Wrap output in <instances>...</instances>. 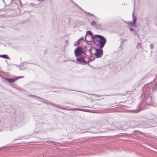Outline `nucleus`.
<instances>
[{
  "mask_svg": "<svg viewBox=\"0 0 157 157\" xmlns=\"http://www.w3.org/2000/svg\"><path fill=\"white\" fill-rule=\"evenodd\" d=\"M96 38L94 40V43L98 47L102 48L106 42V39L103 36L99 35H95Z\"/></svg>",
  "mask_w": 157,
  "mask_h": 157,
  "instance_id": "obj_1",
  "label": "nucleus"
},
{
  "mask_svg": "<svg viewBox=\"0 0 157 157\" xmlns=\"http://www.w3.org/2000/svg\"><path fill=\"white\" fill-rule=\"evenodd\" d=\"M76 60L80 64H87L90 62V56H88L85 52L84 54V56L77 58Z\"/></svg>",
  "mask_w": 157,
  "mask_h": 157,
  "instance_id": "obj_2",
  "label": "nucleus"
},
{
  "mask_svg": "<svg viewBox=\"0 0 157 157\" xmlns=\"http://www.w3.org/2000/svg\"><path fill=\"white\" fill-rule=\"evenodd\" d=\"M85 52L86 51H85L84 48L81 46H78L75 50V56L76 57L80 56L82 53L84 54Z\"/></svg>",
  "mask_w": 157,
  "mask_h": 157,
  "instance_id": "obj_3",
  "label": "nucleus"
},
{
  "mask_svg": "<svg viewBox=\"0 0 157 157\" xmlns=\"http://www.w3.org/2000/svg\"><path fill=\"white\" fill-rule=\"evenodd\" d=\"M153 102V100L152 99L151 97V96H148L147 97L145 100L143 101L141 104H143V106H145L144 107L143 109L147 108V105H150L151 104V103Z\"/></svg>",
  "mask_w": 157,
  "mask_h": 157,
  "instance_id": "obj_4",
  "label": "nucleus"
},
{
  "mask_svg": "<svg viewBox=\"0 0 157 157\" xmlns=\"http://www.w3.org/2000/svg\"><path fill=\"white\" fill-rule=\"evenodd\" d=\"M143 104H139L138 106L137 109L136 110H128V111L130 113H137L141 111V110L145 107V106H143Z\"/></svg>",
  "mask_w": 157,
  "mask_h": 157,
  "instance_id": "obj_5",
  "label": "nucleus"
},
{
  "mask_svg": "<svg viewBox=\"0 0 157 157\" xmlns=\"http://www.w3.org/2000/svg\"><path fill=\"white\" fill-rule=\"evenodd\" d=\"M93 49L96 51V52L94 55L97 58H99L101 57L103 54V51L102 49H97L95 48H93Z\"/></svg>",
  "mask_w": 157,
  "mask_h": 157,
  "instance_id": "obj_6",
  "label": "nucleus"
},
{
  "mask_svg": "<svg viewBox=\"0 0 157 157\" xmlns=\"http://www.w3.org/2000/svg\"><path fill=\"white\" fill-rule=\"evenodd\" d=\"M151 90L149 87L146 86H144L143 89L144 96H147V95H149L151 93Z\"/></svg>",
  "mask_w": 157,
  "mask_h": 157,
  "instance_id": "obj_7",
  "label": "nucleus"
},
{
  "mask_svg": "<svg viewBox=\"0 0 157 157\" xmlns=\"http://www.w3.org/2000/svg\"><path fill=\"white\" fill-rule=\"evenodd\" d=\"M87 35H90L91 37L92 40L94 41V40H95V38H96V36H95V35H93V33L90 31H87L86 32V35L85 36V40H86V37Z\"/></svg>",
  "mask_w": 157,
  "mask_h": 157,
  "instance_id": "obj_8",
  "label": "nucleus"
},
{
  "mask_svg": "<svg viewBox=\"0 0 157 157\" xmlns=\"http://www.w3.org/2000/svg\"><path fill=\"white\" fill-rule=\"evenodd\" d=\"M134 10L133 11L132 14L133 17V22H129L130 24L132 26H136V17L134 16Z\"/></svg>",
  "mask_w": 157,
  "mask_h": 157,
  "instance_id": "obj_9",
  "label": "nucleus"
},
{
  "mask_svg": "<svg viewBox=\"0 0 157 157\" xmlns=\"http://www.w3.org/2000/svg\"><path fill=\"white\" fill-rule=\"evenodd\" d=\"M6 80H7L9 83H13V82L16 80V78H5Z\"/></svg>",
  "mask_w": 157,
  "mask_h": 157,
  "instance_id": "obj_10",
  "label": "nucleus"
},
{
  "mask_svg": "<svg viewBox=\"0 0 157 157\" xmlns=\"http://www.w3.org/2000/svg\"><path fill=\"white\" fill-rule=\"evenodd\" d=\"M84 40V38H83V37H81V38H79L77 40V42L75 43V45L76 46H77V45H79L80 44V40Z\"/></svg>",
  "mask_w": 157,
  "mask_h": 157,
  "instance_id": "obj_11",
  "label": "nucleus"
},
{
  "mask_svg": "<svg viewBox=\"0 0 157 157\" xmlns=\"http://www.w3.org/2000/svg\"><path fill=\"white\" fill-rule=\"evenodd\" d=\"M40 101L46 104L47 105H50L52 106H55L54 105L52 104L51 103L49 102L48 101Z\"/></svg>",
  "mask_w": 157,
  "mask_h": 157,
  "instance_id": "obj_12",
  "label": "nucleus"
},
{
  "mask_svg": "<svg viewBox=\"0 0 157 157\" xmlns=\"http://www.w3.org/2000/svg\"><path fill=\"white\" fill-rule=\"evenodd\" d=\"M0 57L4 59H10L9 57L7 55H0Z\"/></svg>",
  "mask_w": 157,
  "mask_h": 157,
  "instance_id": "obj_13",
  "label": "nucleus"
},
{
  "mask_svg": "<svg viewBox=\"0 0 157 157\" xmlns=\"http://www.w3.org/2000/svg\"><path fill=\"white\" fill-rule=\"evenodd\" d=\"M157 84H155L154 85H152V86L151 87V90H155V89L156 88V87H157Z\"/></svg>",
  "mask_w": 157,
  "mask_h": 157,
  "instance_id": "obj_14",
  "label": "nucleus"
},
{
  "mask_svg": "<svg viewBox=\"0 0 157 157\" xmlns=\"http://www.w3.org/2000/svg\"><path fill=\"white\" fill-rule=\"evenodd\" d=\"M95 59V57L93 56H90V62L92 61Z\"/></svg>",
  "mask_w": 157,
  "mask_h": 157,
  "instance_id": "obj_15",
  "label": "nucleus"
},
{
  "mask_svg": "<svg viewBox=\"0 0 157 157\" xmlns=\"http://www.w3.org/2000/svg\"><path fill=\"white\" fill-rule=\"evenodd\" d=\"M80 108H73L72 109H68V110H76L78 111H80Z\"/></svg>",
  "mask_w": 157,
  "mask_h": 157,
  "instance_id": "obj_16",
  "label": "nucleus"
},
{
  "mask_svg": "<svg viewBox=\"0 0 157 157\" xmlns=\"http://www.w3.org/2000/svg\"><path fill=\"white\" fill-rule=\"evenodd\" d=\"M142 124V125H144V128H147L148 127V125L147 124L145 123L144 122Z\"/></svg>",
  "mask_w": 157,
  "mask_h": 157,
  "instance_id": "obj_17",
  "label": "nucleus"
},
{
  "mask_svg": "<svg viewBox=\"0 0 157 157\" xmlns=\"http://www.w3.org/2000/svg\"><path fill=\"white\" fill-rule=\"evenodd\" d=\"M80 111H83V112H90V111H89V110L88 109H80Z\"/></svg>",
  "mask_w": 157,
  "mask_h": 157,
  "instance_id": "obj_18",
  "label": "nucleus"
},
{
  "mask_svg": "<svg viewBox=\"0 0 157 157\" xmlns=\"http://www.w3.org/2000/svg\"><path fill=\"white\" fill-rule=\"evenodd\" d=\"M55 106H54V107H57V108L58 109H65V110H66V109L65 108H64V107H59V106H58L57 105H54Z\"/></svg>",
  "mask_w": 157,
  "mask_h": 157,
  "instance_id": "obj_19",
  "label": "nucleus"
},
{
  "mask_svg": "<svg viewBox=\"0 0 157 157\" xmlns=\"http://www.w3.org/2000/svg\"><path fill=\"white\" fill-rule=\"evenodd\" d=\"M36 97H34L33 98H34V99H35L36 100H38L39 99H42L43 100H45V99H43V98H42L40 97H39L37 96H36Z\"/></svg>",
  "mask_w": 157,
  "mask_h": 157,
  "instance_id": "obj_20",
  "label": "nucleus"
},
{
  "mask_svg": "<svg viewBox=\"0 0 157 157\" xmlns=\"http://www.w3.org/2000/svg\"><path fill=\"white\" fill-rule=\"evenodd\" d=\"M130 30L131 31H133V34H134L135 35H136V34H137L136 33V32L135 31V30H134V29L130 28Z\"/></svg>",
  "mask_w": 157,
  "mask_h": 157,
  "instance_id": "obj_21",
  "label": "nucleus"
},
{
  "mask_svg": "<svg viewBox=\"0 0 157 157\" xmlns=\"http://www.w3.org/2000/svg\"><path fill=\"white\" fill-rule=\"evenodd\" d=\"M91 25L93 26L96 25V22L94 21H92L91 24Z\"/></svg>",
  "mask_w": 157,
  "mask_h": 157,
  "instance_id": "obj_22",
  "label": "nucleus"
},
{
  "mask_svg": "<svg viewBox=\"0 0 157 157\" xmlns=\"http://www.w3.org/2000/svg\"><path fill=\"white\" fill-rule=\"evenodd\" d=\"M75 5V6H77L79 9H80L81 10H82L81 8L79 6H78L77 4L76 3H75L74 2V3H73Z\"/></svg>",
  "mask_w": 157,
  "mask_h": 157,
  "instance_id": "obj_23",
  "label": "nucleus"
},
{
  "mask_svg": "<svg viewBox=\"0 0 157 157\" xmlns=\"http://www.w3.org/2000/svg\"><path fill=\"white\" fill-rule=\"evenodd\" d=\"M24 77L23 76H19V77H17V78H16V80H17V79H18L20 78H23Z\"/></svg>",
  "mask_w": 157,
  "mask_h": 157,
  "instance_id": "obj_24",
  "label": "nucleus"
},
{
  "mask_svg": "<svg viewBox=\"0 0 157 157\" xmlns=\"http://www.w3.org/2000/svg\"><path fill=\"white\" fill-rule=\"evenodd\" d=\"M141 47L139 43L136 46V48H140Z\"/></svg>",
  "mask_w": 157,
  "mask_h": 157,
  "instance_id": "obj_25",
  "label": "nucleus"
},
{
  "mask_svg": "<svg viewBox=\"0 0 157 157\" xmlns=\"http://www.w3.org/2000/svg\"><path fill=\"white\" fill-rule=\"evenodd\" d=\"M150 48L151 49L153 48H154V45L153 44H151L150 45Z\"/></svg>",
  "mask_w": 157,
  "mask_h": 157,
  "instance_id": "obj_26",
  "label": "nucleus"
},
{
  "mask_svg": "<svg viewBox=\"0 0 157 157\" xmlns=\"http://www.w3.org/2000/svg\"><path fill=\"white\" fill-rule=\"evenodd\" d=\"M92 49V48H91L89 50V51L90 52L91 55H93V54L91 53V50Z\"/></svg>",
  "mask_w": 157,
  "mask_h": 157,
  "instance_id": "obj_27",
  "label": "nucleus"
},
{
  "mask_svg": "<svg viewBox=\"0 0 157 157\" xmlns=\"http://www.w3.org/2000/svg\"><path fill=\"white\" fill-rule=\"evenodd\" d=\"M30 96L31 97V98H33L34 97H36V96H34V95H31Z\"/></svg>",
  "mask_w": 157,
  "mask_h": 157,
  "instance_id": "obj_28",
  "label": "nucleus"
},
{
  "mask_svg": "<svg viewBox=\"0 0 157 157\" xmlns=\"http://www.w3.org/2000/svg\"><path fill=\"white\" fill-rule=\"evenodd\" d=\"M86 13H87V12H86ZM88 13V14H90L91 16H92L94 17H95V16H94V15L93 14H91V13Z\"/></svg>",
  "mask_w": 157,
  "mask_h": 157,
  "instance_id": "obj_29",
  "label": "nucleus"
},
{
  "mask_svg": "<svg viewBox=\"0 0 157 157\" xmlns=\"http://www.w3.org/2000/svg\"><path fill=\"white\" fill-rule=\"evenodd\" d=\"M19 2L20 4V5L21 6H22V3H21V0H19Z\"/></svg>",
  "mask_w": 157,
  "mask_h": 157,
  "instance_id": "obj_30",
  "label": "nucleus"
},
{
  "mask_svg": "<svg viewBox=\"0 0 157 157\" xmlns=\"http://www.w3.org/2000/svg\"><path fill=\"white\" fill-rule=\"evenodd\" d=\"M44 0H37L39 2H43Z\"/></svg>",
  "mask_w": 157,
  "mask_h": 157,
  "instance_id": "obj_31",
  "label": "nucleus"
},
{
  "mask_svg": "<svg viewBox=\"0 0 157 157\" xmlns=\"http://www.w3.org/2000/svg\"><path fill=\"white\" fill-rule=\"evenodd\" d=\"M83 107H85V108H88V107H89L88 106H83Z\"/></svg>",
  "mask_w": 157,
  "mask_h": 157,
  "instance_id": "obj_32",
  "label": "nucleus"
},
{
  "mask_svg": "<svg viewBox=\"0 0 157 157\" xmlns=\"http://www.w3.org/2000/svg\"><path fill=\"white\" fill-rule=\"evenodd\" d=\"M69 0L71 2L74 3V2L72 0Z\"/></svg>",
  "mask_w": 157,
  "mask_h": 157,
  "instance_id": "obj_33",
  "label": "nucleus"
},
{
  "mask_svg": "<svg viewBox=\"0 0 157 157\" xmlns=\"http://www.w3.org/2000/svg\"><path fill=\"white\" fill-rule=\"evenodd\" d=\"M21 139V138H18V139H17V140H20V139Z\"/></svg>",
  "mask_w": 157,
  "mask_h": 157,
  "instance_id": "obj_34",
  "label": "nucleus"
},
{
  "mask_svg": "<svg viewBox=\"0 0 157 157\" xmlns=\"http://www.w3.org/2000/svg\"><path fill=\"white\" fill-rule=\"evenodd\" d=\"M84 48H86V46H84Z\"/></svg>",
  "mask_w": 157,
  "mask_h": 157,
  "instance_id": "obj_35",
  "label": "nucleus"
},
{
  "mask_svg": "<svg viewBox=\"0 0 157 157\" xmlns=\"http://www.w3.org/2000/svg\"><path fill=\"white\" fill-rule=\"evenodd\" d=\"M135 7V4H134V7Z\"/></svg>",
  "mask_w": 157,
  "mask_h": 157,
  "instance_id": "obj_36",
  "label": "nucleus"
},
{
  "mask_svg": "<svg viewBox=\"0 0 157 157\" xmlns=\"http://www.w3.org/2000/svg\"><path fill=\"white\" fill-rule=\"evenodd\" d=\"M86 41H88L87 40H86Z\"/></svg>",
  "mask_w": 157,
  "mask_h": 157,
  "instance_id": "obj_37",
  "label": "nucleus"
}]
</instances>
